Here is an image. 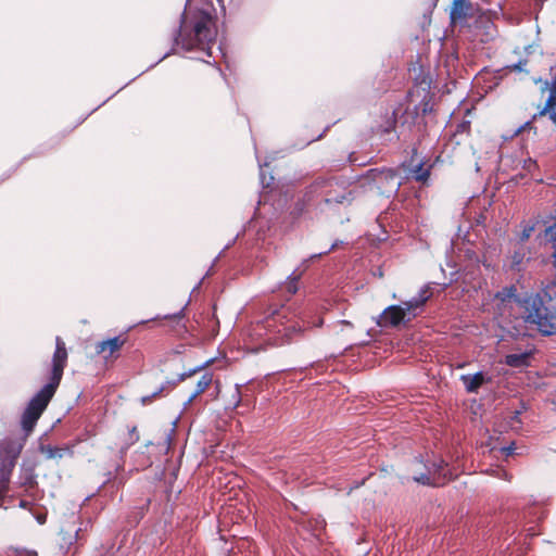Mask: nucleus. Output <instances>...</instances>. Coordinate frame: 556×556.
I'll use <instances>...</instances> for the list:
<instances>
[{
    "mask_svg": "<svg viewBox=\"0 0 556 556\" xmlns=\"http://www.w3.org/2000/svg\"><path fill=\"white\" fill-rule=\"evenodd\" d=\"M67 359V352L64 342L58 338L56 348L53 355V368L51 381L46 384L29 402L24 412L22 425L29 432L33 430L36 421L46 409L48 403L53 396L63 375V369Z\"/></svg>",
    "mask_w": 556,
    "mask_h": 556,
    "instance_id": "1",
    "label": "nucleus"
},
{
    "mask_svg": "<svg viewBox=\"0 0 556 556\" xmlns=\"http://www.w3.org/2000/svg\"><path fill=\"white\" fill-rule=\"evenodd\" d=\"M215 38L216 30L212 16L204 12H197L192 20H189L188 15L182 20L177 43L186 50L197 48L211 55L210 45L214 43Z\"/></svg>",
    "mask_w": 556,
    "mask_h": 556,
    "instance_id": "2",
    "label": "nucleus"
},
{
    "mask_svg": "<svg viewBox=\"0 0 556 556\" xmlns=\"http://www.w3.org/2000/svg\"><path fill=\"white\" fill-rule=\"evenodd\" d=\"M525 312V321L534 326L542 334L556 333V311L544 305L538 294H531L519 301Z\"/></svg>",
    "mask_w": 556,
    "mask_h": 556,
    "instance_id": "3",
    "label": "nucleus"
},
{
    "mask_svg": "<svg viewBox=\"0 0 556 556\" xmlns=\"http://www.w3.org/2000/svg\"><path fill=\"white\" fill-rule=\"evenodd\" d=\"M426 299H414L405 302L403 305H391L387 307L377 319V325L380 327L399 326L401 323L410 319L414 316V311L420 307Z\"/></svg>",
    "mask_w": 556,
    "mask_h": 556,
    "instance_id": "4",
    "label": "nucleus"
},
{
    "mask_svg": "<svg viewBox=\"0 0 556 556\" xmlns=\"http://www.w3.org/2000/svg\"><path fill=\"white\" fill-rule=\"evenodd\" d=\"M447 466L444 460L433 463L427 470V473L414 476L413 479L425 485H440L452 478V473L447 472L444 467Z\"/></svg>",
    "mask_w": 556,
    "mask_h": 556,
    "instance_id": "5",
    "label": "nucleus"
},
{
    "mask_svg": "<svg viewBox=\"0 0 556 556\" xmlns=\"http://www.w3.org/2000/svg\"><path fill=\"white\" fill-rule=\"evenodd\" d=\"M517 300L515 288H505L503 291L497 292L492 302V308L498 315H504L508 305Z\"/></svg>",
    "mask_w": 556,
    "mask_h": 556,
    "instance_id": "6",
    "label": "nucleus"
},
{
    "mask_svg": "<svg viewBox=\"0 0 556 556\" xmlns=\"http://www.w3.org/2000/svg\"><path fill=\"white\" fill-rule=\"evenodd\" d=\"M125 340L121 337H114L102 342H99L96 346V352L102 355L105 361L114 357V354L121 350L124 345Z\"/></svg>",
    "mask_w": 556,
    "mask_h": 556,
    "instance_id": "7",
    "label": "nucleus"
},
{
    "mask_svg": "<svg viewBox=\"0 0 556 556\" xmlns=\"http://www.w3.org/2000/svg\"><path fill=\"white\" fill-rule=\"evenodd\" d=\"M460 380L463 381L465 389L468 392H477V390L490 380L483 372H476L473 375H462Z\"/></svg>",
    "mask_w": 556,
    "mask_h": 556,
    "instance_id": "8",
    "label": "nucleus"
},
{
    "mask_svg": "<svg viewBox=\"0 0 556 556\" xmlns=\"http://www.w3.org/2000/svg\"><path fill=\"white\" fill-rule=\"evenodd\" d=\"M548 92V97L545 101L544 108L540 111L541 115H547L549 119L556 124V88L549 87L545 88L543 87V91Z\"/></svg>",
    "mask_w": 556,
    "mask_h": 556,
    "instance_id": "9",
    "label": "nucleus"
},
{
    "mask_svg": "<svg viewBox=\"0 0 556 556\" xmlns=\"http://www.w3.org/2000/svg\"><path fill=\"white\" fill-rule=\"evenodd\" d=\"M470 9V3L468 0H453L451 7V20L452 22L462 21L466 17L468 11Z\"/></svg>",
    "mask_w": 556,
    "mask_h": 556,
    "instance_id": "10",
    "label": "nucleus"
},
{
    "mask_svg": "<svg viewBox=\"0 0 556 556\" xmlns=\"http://www.w3.org/2000/svg\"><path fill=\"white\" fill-rule=\"evenodd\" d=\"M213 381V375L212 374H204L201 379L197 383L195 391L191 394V396L188 400V403H191L199 394L204 392L210 384Z\"/></svg>",
    "mask_w": 556,
    "mask_h": 556,
    "instance_id": "11",
    "label": "nucleus"
},
{
    "mask_svg": "<svg viewBox=\"0 0 556 556\" xmlns=\"http://www.w3.org/2000/svg\"><path fill=\"white\" fill-rule=\"evenodd\" d=\"M529 354H509L506 356L505 363L511 367H522L528 364Z\"/></svg>",
    "mask_w": 556,
    "mask_h": 556,
    "instance_id": "12",
    "label": "nucleus"
},
{
    "mask_svg": "<svg viewBox=\"0 0 556 556\" xmlns=\"http://www.w3.org/2000/svg\"><path fill=\"white\" fill-rule=\"evenodd\" d=\"M428 170H425L421 166L415 170V178L419 181H424L428 178Z\"/></svg>",
    "mask_w": 556,
    "mask_h": 556,
    "instance_id": "13",
    "label": "nucleus"
},
{
    "mask_svg": "<svg viewBox=\"0 0 556 556\" xmlns=\"http://www.w3.org/2000/svg\"><path fill=\"white\" fill-rule=\"evenodd\" d=\"M8 490V479L5 477L0 478V500L5 494Z\"/></svg>",
    "mask_w": 556,
    "mask_h": 556,
    "instance_id": "14",
    "label": "nucleus"
},
{
    "mask_svg": "<svg viewBox=\"0 0 556 556\" xmlns=\"http://www.w3.org/2000/svg\"><path fill=\"white\" fill-rule=\"evenodd\" d=\"M288 291L290 293H295L296 290H298V287H296V279H292L289 283H288Z\"/></svg>",
    "mask_w": 556,
    "mask_h": 556,
    "instance_id": "15",
    "label": "nucleus"
},
{
    "mask_svg": "<svg viewBox=\"0 0 556 556\" xmlns=\"http://www.w3.org/2000/svg\"><path fill=\"white\" fill-rule=\"evenodd\" d=\"M211 363H212V361H207V362H205L203 365H201V366H199V367L194 368V369H193L189 375H193V374H195V372H198V371H200V370L204 369V368H205V367H207Z\"/></svg>",
    "mask_w": 556,
    "mask_h": 556,
    "instance_id": "16",
    "label": "nucleus"
},
{
    "mask_svg": "<svg viewBox=\"0 0 556 556\" xmlns=\"http://www.w3.org/2000/svg\"><path fill=\"white\" fill-rule=\"evenodd\" d=\"M20 556H37V554L35 552H23L20 554Z\"/></svg>",
    "mask_w": 556,
    "mask_h": 556,
    "instance_id": "17",
    "label": "nucleus"
},
{
    "mask_svg": "<svg viewBox=\"0 0 556 556\" xmlns=\"http://www.w3.org/2000/svg\"><path fill=\"white\" fill-rule=\"evenodd\" d=\"M494 34H495V30L494 29H490L488 31V38H492L494 36Z\"/></svg>",
    "mask_w": 556,
    "mask_h": 556,
    "instance_id": "18",
    "label": "nucleus"
},
{
    "mask_svg": "<svg viewBox=\"0 0 556 556\" xmlns=\"http://www.w3.org/2000/svg\"><path fill=\"white\" fill-rule=\"evenodd\" d=\"M530 231H531V229H530L529 231H525V232H523V236H522V239H523V240L529 238V236H530Z\"/></svg>",
    "mask_w": 556,
    "mask_h": 556,
    "instance_id": "19",
    "label": "nucleus"
},
{
    "mask_svg": "<svg viewBox=\"0 0 556 556\" xmlns=\"http://www.w3.org/2000/svg\"><path fill=\"white\" fill-rule=\"evenodd\" d=\"M37 519H38L39 523H43L46 518H45V516H38Z\"/></svg>",
    "mask_w": 556,
    "mask_h": 556,
    "instance_id": "20",
    "label": "nucleus"
}]
</instances>
